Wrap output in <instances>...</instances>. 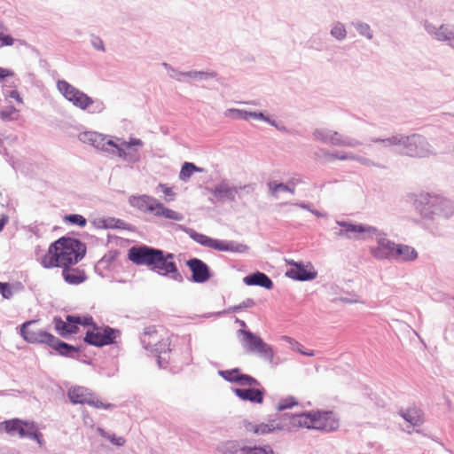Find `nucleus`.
I'll return each instance as SVG.
<instances>
[{"instance_id": "1", "label": "nucleus", "mask_w": 454, "mask_h": 454, "mask_svg": "<svg viewBox=\"0 0 454 454\" xmlns=\"http://www.w3.org/2000/svg\"><path fill=\"white\" fill-rule=\"evenodd\" d=\"M86 254V246L78 239L60 238L50 245L41 258V264L46 269L75 265Z\"/></svg>"}, {"instance_id": "53", "label": "nucleus", "mask_w": 454, "mask_h": 454, "mask_svg": "<svg viewBox=\"0 0 454 454\" xmlns=\"http://www.w3.org/2000/svg\"><path fill=\"white\" fill-rule=\"evenodd\" d=\"M301 354H303L305 356H313L315 355L313 350H309V351H307V352H301Z\"/></svg>"}, {"instance_id": "3", "label": "nucleus", "mask_w": 454, "mask_h": 454, "mask_svg": "<svg viewBox=\"0 0 454 454\" xmlns=\"http://www.w3.org/2000/svg\"><path fill=\"white\" fill-rule=\"evenodd\" d=\"M79 138L82 142L90 144L100 150H107L106 146L114 147L117 150V155L124 160L137 159V151L134 146H142L143 142L138 138H131L129 141H121L120 144L114 142L102 134L87 131L80 134Z\"/></svg>"}, {"instance_id": "30", "label": "nucleus", "mask_w": 454, "mask_h": 454, "mask_svg": "<svg viewBox=\"0 0 454 454\" xmlns=\"http://www.w3.org/2000/svg\"><path fill=\"white\" fill-rule=\"evenodd\" d=\"M238 192L237 188L229 187L225 184H221L215 187V195L220 198H228L231 200H234L236 193Z\"/></svg>"}, {"instance_id": "16", "label": "nucleus", "mask_w": 454, "mask_h": 454, "mask_svg": "<svg viewBox=\"0 0 454 454\" xmlns=\"http://www.w3.org/2000/svg\"><path fill=\"white\" fill-rule=\"evenodd\" d=\"M240 333L244 336V341L249 352H257L266 357L273 356L271 348L262 338L249 331L241 330Z\"/></svg>"}, {"instance_id": "13", "label": "nucleus", "mask_w": 454, "mask_h": 454, "mask_svg": "<svg viewBox=\"0 0 454 454\" xmlns=\"http://www.w3.org/2000/svg\"><path fill=\"white\" fill-rule=\"evenodd\" d=\"M57 87L65 98L81 109L84 110L93 103V100L89 96L66 81H59Z\"/></svg>"}, {"instance_id": "51", "label": "nucleus", "mask_w": 454, "mask_h": 454, "mask_svg": "<svg viewBox=\"0 0 454 454\" xmlns=\"http://www.w3.org/2000/svg\"><path fill=\"white\" fill-rule=\"evenodd\" d=\"M253 118L260 119V120H266V118L264 117L263 114H262V113H255V112L253 113Z\"/></svg>"}, {"instance_id": "18", "label": "nucleus", "mask_w": 454, "mask_h": 454, "mask_svg": "<svg viewBox=\"0 0 454 454\" xmlns=\"http://www.w3.org/2000/svg\"><path fill=\"white\" fill-rule=\"evenodd\" d=\"M396 244L386 238L378 239V246L371 248V254L373 257L383 259H394Z\"/></svg>"}, {"instance_id": "2", "label": "nucleus", "mask_w": 454, "mask_h": 454, "mask_svg": "<svg viewBox=\"0 0 454 454\" xmlns=\"http://www.w3.org/2000/svg\"><path fill=\"white\" fill-rule=\"evenodd\" d=\"M293 427L332 432L339 428L340 419L333 411H313L309 412L293 414L289 417Z\"/></svg>"}, {"instance_id": "50", "label": "nucleus", "mask_w": 454, "mask_h": 454, "mask_svg": "<svg viewBox=\"0 0 454 454\" xmlns=\"http://www.w3.org/2000/svg\"><path fill=\"white\" fill-rule=\"evenodd\" d=\"M8 220H9V218L5 215H2L0 216V231L4 229L5 224L8 223Z\"/></svg>"}, {"instance_id": "20", "label": "nucleus", "mask_w": 454, "mask_h": 454, "mask_svg": "<svg viewBox=\"0 0 454 454\" xmlns=\"http://www.w3.org/2000/svg\"><path fill=\"white\" fill-rule=\"evenodd\" d=\"M157 200L148 195L131 196L129 203L133 207L142 212H150L153 214Z\"/></svg>"}, {"instance_id": "27", "label": "nucleus", "mask_w": 454, "mask_h": 454, "mask_svg": "<svg viewBox=\"0 0 454 454\" xmlns=\"http://www.w3.org/2000/svg\"><path fill=\"white\" fill-rule=\"evenodd\" d=\"M402 417L411 426L417 427L422 424V411L417 408H410L401 413Z\"/></svg>"}, {"instance_id": "22", "label": "nucleus", "mask_w": 454, "mask_h": 454, "mask_svg": "<svg viewBox=\"0 0 454 454\" xmlns=\"http://www.w3.org/2000/svg\"><path fill=\"white\" fill-rule=\"evenodd\" d=\"M294 267L286 271V276L296 280L305 281L314 279L317 276L315 271L308 270L303 265L294 262H289Z\"/></svg>"}, {"instance_id": "12", "label": "nucleus", "mask_w": 454, "mask_h": 454, "mask_svg": "<svg viewBox=\"0 0 454 454\" xmlns=\"http://www.w3.org/2000/svg\"><path fill=\"white\" fill-rule=\"evenodd\" d=\"M150 270L160 275L166 276L171 274V277L176 281H182V276L178 272L176 263L172 261L174 255L172 254H164L163 251L158 250L157 255L154 257Z\"/></svg>"}, {"instance_id": "10", "label": "nucleus", "mask_w": 454, "mask_h": 454, "mask_svg": "<svg viewBox=\"0 0 454 454\" xmlns=\"http://www.w3.org/2000/svg\"><path fill=\"white\" fill-rule=\"evenodd\" d=\"M338 225L341 227L339 235L348 239H367L377 236L379 231L372 227L363 223H354L347 221H338Z\"/></svg>"}, {"instance_id": "39", "label": "nucleus", "mask_w": 454, "mask_h": 454, "mask_svg": "<svg viewBox=\"0 0 454 454\" xmlns=\"http://www.w3.org/2000/svg\"><path fill=\"white\" fill-rule=\"evenodd\" d=\"M182 75L188 76V77H191V78H193V79H196V78L207 79L209 77H214L215 74L214 73L192 71V72H188V73H183Z\"/></svg>"}, {"instance_id": "7", "label": "nucleus", "mask_w": 454, "mask_h": 454, "mask_svg": "<svg viewBox=\"0 0 454 454\" xmlns=\"http://www.w3.org/2000/svg\"><path fill=\"white\" fill-rule=\"evenodd\" d=\"M190 237L200 245L221 252L245 253L248 248L246 245L236 244L231 241H225L212 239L205 234L191 231Z\"/></svg>"}, {"instance_id": "55", "label": "nucleus", "mask_w": 454, "mask_h": 454, "mask_svg": "<svg viewBox=\"0 0 454 454\" xmlns=\"http://www.w3.org/2000/svg\"><path fill=\"white\" fill-rule=\"evenodd\" d=\"M0 27H2V26L0 25Z\"/></svg>"}, {"instance_id": "17", "label": "nucleus", "mask_w": 454, "mask_h": 454, "mask_svg": "<svg viewBox=\"0 0 454 454\" xmlns=\"http://www.w3.org/2000/svg\"><path fill=\"white\" fill-rule=\"evenodd\" d=\"M186 265L192 271V278L194 282L204 283L210 278L209 267L203 261L192 258L186 262Z\"/></svg>"}, {"instance_id": "14", "label": "nucleus", "mask_w": 454, "mask_h": 454, "mask_svg": "<svg viewBox=\"0 0 454 454\" xmlns=\"http://www.w3.org/2000/svg\"><path fill=\"white\" fill-rule=\"evenodd\" d=\"M4 428L9 434L17 433L20 437H29L36 440L40 443L41 434L35 423L24 422L20 419H12L4 422Z\"/></svg>"}, {"instance_id": "4", "label": "nucleus", "mask_w": 454, "mask_h": 454, "mask_svg": "<svg viewBox=\"0 0 454 454\" xmlns=\"http://www.w3.org/2000/svg\"><path fill=\"white\" fill-rule=\"evenodd\" d=\"M20 334L27 342L48 344L61 355H67L70 351H76L74 347L59 340L51 333L39 328L36 325V321L24 323L20 328Z\"/></svg>"}, {"instance_id": "48", "label": "nucleus", "mask_w": 454, "mask_h": 454, "mask_svg": "<svg viewBox=\"0 0 454 454\" xmlns=\"http://www.w3.org/2000/svg\"><path fill=\"white\" fill-rule=\"evenodd\" d=\"M92 43L96 49L100 50V51H105L103 42L99 38H95L93 40Z\"/></svg>"}, {"instance_id": "43", "label": "nucleus", "mask_w": 454, "mask_h": 454, "mask_svg": "<svg viewBox=\"0 0 454 454\" xmlns=\"http://www.w3.org/2000/svg\"><path fill=\"white\" fill-rule=\"evenodd\" d=\"M0 293L4 298L9 299L12 296V291L9 284L0 282Z\"/></svg>"}, {"instance_id": "42", "label": "nucleus", "mask_w": 454, "mask_h": 454, "mask_svg": "<svg viewBox=\"0 0 454 454\" xmlns=\"http://www.w3.org/2000/svg\"><path fill=\"white\" fill-rule=\"evenodd\" d=\"M231 114H234L237 118L247 120L249 117H253L254 112H247L239 109H230L228 111Z\"/></svg>"}, {"instance_id": "15", "label": "nucleus", "mask_w": 454, "mask_h": 454, "mask_svg": "<svg viewBox=\"0 0 454 454\" xmlns=\"http://www.w3.org/2000/svg\"><path fill=\"white\" fill-rule=\"evenodd\" d=\"M158 250L146 246L132 247L129 250L128 258L137 265H145L150 269Z\"/></svg>"}, {"instance_id": "36", "label": "nucleus", "mask_w": 454, "mask_h": 454, "mask_svg": "<svg viewBox=\"0 0 454 454\" xmlns=\"http://www.w3.org/2000/svg\"><path fill=\"white\" fill-rule=\"evenodd\" d=\"M331 35L337 40H343L347 35V31L344 25L340 22L334 24L331 30Z\"/></svg>"}, {"instance_id": "32", "label": "nucleus", "mask_w": 454, "mask_h": 454, "mask_svg": "<svg viewBox=\"0 0 454 454\" xmlns=\"http://www.w3.org/2000/svg\"><path fill=\"white\" fill-rule=\"evenodd\" d=\"M65 223L77 225L80 227H84L87 223V220L82 215L73 214V215H66L63 218Z\"/></svg>"}, {"instance_id": "23", "label": "nucleus", "mask_w": 454, "mask_h": 454, "mask_svg": "<svg viewBox=\"0 0 454 454\" xmlns=\"http://www.w3.org/2000/svg\"><path fill=\"white\" fill-rule=\"evenodd\" d=\"M235 395L244 401L262 403L263 401V390L255 387L235 388Z\"/></svg>"}, {"instance_id": "47", "label": "nucleus", "mask_w": 454, "mask_h": 454, "mask_svg": "<svg viewBox=\"0 0 454 454\" xmlns=\"http://www.w3.org/2000/svg\"><path fill=\"white\" fill-rule=\"evenodd\" d=\"M14 73L9 69L0 67V82L9 76H13Z\"/></svg>"}, {"instance_id": "31", "label": "nucleus", "mask_w": 454, "mask_h": 454, "mask_svg": "<svg viewBox=\"0 0 454 454\" xmlns=\"http://www.w3.org/2000/svg\"><path fill=\"white\" fill-rule=\"evenodd\" d=\"M435 36L438 40L449 41L454 47V28L450 29L446 26H441L435 33Z\"/></svg>"}, {"instance_id": "8", "label": "nucleus", "mask_w": 454, "mask_h": 454, "mask_svg": "<svg viewBox=\"0 0 454 454\" xmlns=\"http://www.w3.org/2000/svg\"><path fill=\"white\" fill-rule=\"evenodd\" d=\"M87 326L89 329L86 332L84 340L96 347H102L114 343L120 334L118 330L109 326H98L93 323V320L91 321V324Z\"/></svg>"}, {"instance_id": "54", "label": "nucleus", "mask_w": 454, "mask_h": 454, "mask_svg": "<svg viewBox=\"0 0 454 454\" xmlns=\"http://www.w3.org/2000/svg\"><path fill=\"white\" fill-rule=\"evenodd\" d=\"M298 351H299L300 353H301V352H306V351H305V349H302V350H301V349H298Z\"/></svg>"}, {"instance_id": "52", "label": "nucleus", "mask_w": 454, "mask_h": 454, "mask_svg": "<svg viewBox=\"0 0 454 454\" xmlns=\"http://www.w3.org/2000/svg\"><path fill=\"white\" fill-rule=\"evenodd\" d=\"M331 141H332L333 144H336V145H346L345 143L340 142L339 139L333 138V137L331 138Z\"/></svg>"}, {"instance_id": "49", "label": "nucleus", "mask_w": 454, "mask_h": 454, "mask_svg": "<svg viewBox=\"0 0 454 454\" xmlns=\"http://www.w3.org/2000/svg\"><path fill=\"white\" fill-rule=\"evenodd\" d=\"M353 158H354V156H352V155H342V156H340V157H339V156H336V155L332 154V155H329L327 159H328L329 160H335V159H340V160H348V159H353Z\"/></svg>"}, {"instance_id": "45", "label": "nucleus", "mask_w": 454, "mask_h": 454, "mask_svg": "<svg viewBox=\"0 0 454 454\" xmlns=\"http://www.w3.org/2000/svg\"><path fill=\"white\" fill-rule=\"evenodd\" d=\"M108 439L111 441V442L117 446H122L126 442V440L121 436H108Z\"/></svg>"}, {"instance_id": "11", "label": "nucleus", "mask_w": 454, "mask_h": 454, "mask_svg": "<svg viewBox=\"0 0 454 454\" xmlns=\"http://www.w3.org/2000/svg\"><path fill=\"white\" fill-rule=\"evenodd\" d=\"M91 317H81L68 315L66 321L61 318H54V325L57 333L62 336L67 337L70 334L76 333L79 330V325H89L91 324Z\"/></svg>"}, {"instance_id": "5", "label": "nucleus", "mask_w": 454, "mask_h": 454, "mask_svg": "<svg viewBox=\"0 0 454 454\" xmlns=\"http://www.w3.org/2000/svg\"><path fill=\"white\" fill-rule=\"evenodd\" d=\"M170 336V333L165 327L149 325L145 328L141 336V341L145 349L160 356L171 351Z\"/></svg>"}, {"instance_id": "38", "label": "nucleus", "mask_w": 454, "mask_h": 454, "mask_svg": "<svg viewBox=\"0 0 454 454\" xmlns=\"http://www.w3.org/2000/svg\"><path fill=\"white\" fill-rule=\"evenodd\" d=\"M298 403L294 397H289L286 399H282L278 403V410L283 411L286 409H289L294 407V405H297Z\"/></svg>"}, {"instance_id": "28", "label": "nucleus", "mask_w": 454, "mask_h": 454, "mask_svg": "<svg viewBox=\"0 0 454 454\" xmlns=\"http://www.w3.org/2000/svg\"><path fill=\"white\" fill-rule=\"evenodd\" d=\"M195 172H203V168L197 167L192 162H184L179 172V178L184 182H187Z\"/></svg>"}, {"instance_id": "44", "label": "nucleus", "mask_w": 454, "mask_h": 454, "mask_svg": "<svg viewBox=\"0 0 454 454\" xmlns=\"http://www.w3.org/2000/svg\"><path fill=\"white\" fill-rule=\"evenodd\" d=\"M14 38L9 35L0 34V48L4 46H12L14 43Z\"/></svg>"}, {"instance_id": "29", "label": "nucleus", "mask_w": 454, "mask_h": 454, "mask_svg": "<svg viewBox=\"0 0 454 454\" xmlns=\"http://www.w3.org/2000/svg\"><path fill=\"white\" fill-rule=\"evenodd\" d=\"M268 187L270 190V193L271 196L278 198V192H290L291 194H294L295 191L294 188H291L288 185L282 184V183H276V182H270L268 183Z\"/></svg>"}, {"instance_id": "25", "label": "nucleus", "mask_w": 454, "mask_h": 454, "mask_svg": "<svg viewBox=\"0 0 454 454\" xmlns=\"http://www.w3.org/2000/svg\"><path fill=\"white\" fill-rule=\"evenodd\" d=\"M244 282L248 286H260L266 289H271L273 283L264 273L256 272L244 278Z\"/></svg>"}, {"instance_id": "40", "label": "nucleus", "mask_w": 454, "mask_h": 454, "mask_svg": "<svg viewBox=\"0 0 454 454\" xmlns=\"http://www.w3.org/2000/svg\"><path fill=\"white\" fill-rule=\"evenodd\" d=\"M159 188L161 190L163 194L167 197L166 201H171L174 200L176 193L171 187H168L165 184H160Z\"/></svg>"}, {"instance_id": "19", "label": "nucleus", "mask_w": 454, "mask_h": 454, "mask_svg": "<svg viewBox=\"0 0 454 454\" xmlns=\"http://www.w3.org/2000/svg\"><path fill=\"white\" fill-rule=\"evenodd\" d=\"M62 277L64 280L69 285H80L87 279V275L84 270L74 265L61 267Z\"/></svg>"}, {"instance_id": "6", "label": "nucleus", "mask_w": 454, "mask_h": 454, "mask_svg": "<svg viewBox=\"0 0 454 454\" xmlns=\"http://www.w3.org/2000/svg\"><path fill=\"white\" fill-rule=\"evenodd\" d=\"M392 144H402L404 145V153L411 157H427L431 153L430 145L425 137L413 134L411 137H394Z\"/></svg>"}, {"instance_id": "26", "label": "nucleus", "mask_w": 454, "mask_h": 454, "mask_svg": "<svg viewBox=\"0 0 454 454\" xmlns=\"http://www.w3.org/2000/svg\"><path fill=\"white\" fill-rule=\"evenodd\" d=\"M395 253L394 259L403 262L414 261L418 257V253L412 247L403 244H396Z\"/></svg>"}, {"instance_id": "46", "label": "nucleus", "mask_w": 454, "mask_h": 454, "mask_svg": "<svg viewBox=\"0 0 454 454\" xmlns=\"http://www.w3.org/2000/svg\"><path fill=\"white\" fill-rule=\"evenodd\" d=\"M7 96H8L9 98H11L15 99V100L17 101V103H19V104H20V105H21V104H23V99H22V98L20 97V93H19L17 90H11V91L7 94Z\"/></svg>"}, {"instance_id": "21", "label": "nucleus", "mask_w": 454, "mask_h": 454, "mask_svg": "<svg viewBox=\"0 0 454 454\" xmlns=\"http://www.w3.org/2000/svg\"><path fill=\"white\" fill-rule=\"evenodd\" d=\"M283 427L280 423L277 422L275 419H270L267 422H262L259 425H253L248 423L246 426V429L249 432H252L255 434H267L275 432L276 430H281Z\"/></svg>"}, {"instance_id": "34", "label": "nucleus", "mask_w": 454, "mask_h": 454, "mask_svg": "<svg viewBox=\"0 0 454 454\" xmlns=\"http://www.w3.org/2000/svg\"><path fill=\"white\" fill-rule=\"evenodd\" d=\"M243 454H274L270 446L264 447H244L241 449Z\"/></svg>"}, {"instance_id": "35", "label": "nucleus", "mask_w": 454, "mask_h": 454, "mask_svg": "<svg viewBox=\"0 0 454 454\" xmlns=\"http://www.w3.org/2000/svg\"><path fill=\"white\" fill-rule=\"evenodd\" d=\"M220 375L227 381L238 382L239 377L241 375V372L239 369L221 371Z\"/></svg>"}, {"instance_id": "9", "label": "nucleus", "mask_w": 454, "mask_h": 454, "mask_svg": "<svg viewBox=\"0 0 454 454\" xmlns=\"http://www.w3.org/2000/svg\"><path fill=\"white\" fill-rule=\"evenodd\" d=\"M67 396L74 404H88L97 409H109L110 403L99 400L89 388L82 386H73L67 390Z\"/></svg>"}, {"instance_id": "41", "label": "nucleus", "mask_w": 454, "mask_h": 454, "mask_svg": "<svg viewBox=\"0 0 454 454\" xmlns=\"http://www.w3.org/2000/svg\"><path fill=\"white\" fill-rule=\"evenodd\" d=\"M356 29L361 35H364L368 39H371L372 37V34L371 32L369 25L359 23L356 25Z\"/></svg>"}, {"instance_id": "37", "label": "nucleus", "mask_w": 454, "mask_h": 454, "mask_svg": "<svg viewBox=\"0 0 454 454\" xmlns=\"http://www.w3.org/2000/svg\"><path fill=\"white\" fill-rule=\"evenodd\" d=\"M240 386H248V387H254V386H259L260 383L253 377L249 376V375H247V374H242L240 375V377H239V380L238 382Z\"/></svg>"}, {"instance_id": "24", "label": "nucleus", "mask_w": 454, "mask_h": 454, "mask_svg": "<svg viewBox=\"0 0 454 454\" xmlns=\"http://www.w3.org/2000/svg\"><path fill=\"white\" fill-rule=\"evenodd\" d=\"M153 214L156 217H162L168 220H173L176 222H180L184 219V215L181 212L165 207L159 200L156 201Z\"/></svg>"}, {"instance_id": "33", "label": "nucleus", "mask_w": 454, "mask_h": 454, "mask_svg": "<svg viewBox=\"0 0 454 454\" xmlns=\"http://www.w3.org/2000/svg\"><path fill=\"white\" fill-rule=\"evenodd\" d=\"M18 116L19 111L14 106H7L0 111V118L3 121L17 120Z\"/></svg>"}]
</instances>
